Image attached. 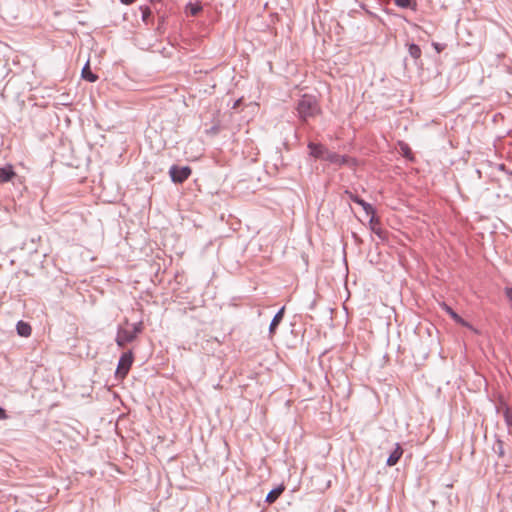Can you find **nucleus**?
<instances>
[{"label":"nucleus","instance_id":"nucleus-23","mask_svg":"<svg viewBox=\"0 0 512 512\" xmlns=\"http://www.w3.org/2000/svg\"><path fill=\"white\" fill-rule=\"evenodd\" d=\"M142 330H143V323L137 322V323L133 324V330L131 332L135 333V337H137V335L140 334L142 332Z\"/></svg>","mask_w":512,"mask_h":512},{"label":"nucleus","instance_id":"nucleus-2","mask_svg":"<svg viewBox=\"0 0 512 512\" xmlns=\"http://www.w3.org/2000/svg\"><path fill=\"white\" fill-rule=\"evenodd\" d=\"M134 361V354L132 350H128L124 352L119 359L117 369L115 371V377L117 379H124L127 374L129 373V370L133 364Z\"/></svg>","mask_w":512,"mask_h":512},{"label":"nucleus","instance_id":"nucleus-17","mask_svg":"<svg viewBox=\"0 0 512 512\" xmlns=\"http://www.w3.org/2000/svg\"><path fill=\"white\" fill-rule=\"evenodd\" d=\"M202 9V5L199 2H189L185 7V12L189 13L191 16H197L202 11Z\"/></svg>","mask_w":512,"mask_h":512},{"label":"nucleus","instance_id":"nucleus-26","mask_svg":"<svg viewBox=\"0 0 512 512\" xmlns=\"http://www.w3.org/2000/svg\"><path fill=\"white\" fill-rule=\"evenodd\" d=\"M6 418H7V414H6L5 409H3L2 407H0V420H2V419H6Z\"/></svg>","mask_w":512,"mask_h":512},{"label":"nucleus","instance_id":"nucleus-28","mask_svg":"<svg viewBox=\"0 0 512 512\" xmlns=\"http://www.w3.org/2000/svg\"><path fill=\"white\" fill-rule=\"evenodd\" d=\"M121 3L125 4V5H130L132 3H134L136 0H120Z\"/></svg>","mask_w":512,"mask_h":512},{"label":"nucleus","instance_id":"nucleus-20","mask_svg":"<svg viewBox=\"0 0 512 512\" xmlns=\"http://www.w3.org/2000/svg\"><path fill=\"white\" fill-rule=\"evenodd\" d=\"M395 4L400 8H410L415 10L416 2L414 0H394Z\"/></svg>","mask_w":512,"mask_h":512},{"label":"nucleus","instance_id":"nucleus-3","mask_svg":"<svg viewBox=\"0 0 512 512\" xmlns=\"http://www.w3.org/2000/svg\"><path fill=\"white\" fill-rule=\"evenodd\" d=\"M192 170L189 166L172 165L169 169V175L172 182L182 184L191 175Z\"/></svg>","mask_w":512,"mask_h":512},{"label":"nucleus","instance_id":"nucleus-24","mask_svg":"<svg viewBox=\"0 0 512 512\" xmlns=\"http://www.w3.org/2000/svg\"><path fill=\"white\" fill-rule=\"evenodd\" d=\"M432 46L437 51V53H440V52H442L445 49V45L444 44H440V43H437V42H433Z\"/></svg>","mask_w":512,"mask_h":512},{"label":"nucleus","instance_id":"nucleus-16","mask_svg":"<svg viewBox=\"0 0 512 512\" xmlns=\"http://www.w3.org/2000/svg\"><path fill=\"white\" fill-rule=\"evenodd\" d=\"M16 330H17L18 335H20L22 337H28L31 335V332H32L31 326L24 321H18V323L16 325Z\"/></svg>","mask_w":512,"mask_h":512},{"label":"nucleus","instance_id":"nucleus-11","mask_svg":"<svg viewBox=\"0 0 512 512\" xmlns=\"http://www.w3.org/2000/svg\"><path fill=\"white\" fill-rule=\"evenodd\" d=\"M16 176L12 165L0 167V183H7Z\"/></svg>","mask_w":512,"mask_h":512},{"label":"nucleus","instance_id":"nucleus-6","mask_svg":"<svg viewBox=\"0 0 512 512\" xmlns=\"http://www.w3.org/2000/svg\"><path fill=\"white\" fill-rule=\"evenodd\" d=\"M371 215V218L369 220V226H370V229L371 231L377 235V237L384 241L387 239V234L388 232L386 230H383L382 228H380V219L378 217L375 216V214H370Z\"/></svg>","mask_w":512,"mask_h":512},{"label":"nucleus","instance_id":"nucleus-13","mask_svg":"<svg viewBox=\"0 0 512 512\" xmlns=\"http://www.w3.org/2000/svg\"><path fill=\"white\" fill-rule=\"evenodd\" d=\"M285 490L284 485H279L276 488L272 489L266 496L265 502L268 504H273L283 493Z\"/></svg>","mask_w":512,"mask_h":512},{"label":"nucleus","instance_id":"nucleus-10","mask_svg":"<svg viewBox=\"0 0 512 512\" xmlns=\"http://www.w3.org/2000/svg\"><path fill=\"white\" fill-rule=\"evenodd\" d=\"M403 455V448L399 443H396L395 449L390 453L386 460V465L392 467L398 463Z\"/></svg>","mask_w":512,"mask_h":512},{"label":"nucleus","instance_id":"nucleus-8","mask_svg":"<svg viewBox=\"0 0 512 512\" xmlns=\"http://www.w3.org/2000/svg\"><path fill=\"white\" fill-rule=\"evenodd\" d=\"M346 193L349 195V198H350L351 201H353L354 203L362 206V208L366 212V214L370 215V214H375L376 213V211L373 208V206L371 204H369L368 202L364 201L358 195H355V194H353V193H351L349 191H346Z\"/></svg>","mask_w":512,"mask_h":512},{"label":"nucleus","instance_id":"nucleus-1","mask_svg":"<svg viewBox=\"0 0 512 512\" xmlns=\"http://www.w3.org/2000/svg\"><path fill=\"white\" fill-rule=\"evenodd\" d=\"M297 116L303 122L307 123L310 119L316 117L321 112V107L315 96L304 94L297 102Z\"/></svg>","mask_w":512,"mask_h":512},{"label":"nucleus","instance_id":"nucleus-9","mask_svg":"<svg viewBox=\"0 0 512 512\" xmlns=\"http://www.w3.org/2000/svg\"><path fill=\"white\" fill-rule=\"evenodd\" d=\"M285 306L281 307L278 312L274 315L270 325H269V335L272 337L284 318Z\"/></svg>","mask_w":512,"mask_h":512},{"label":"nucleus","instance_id":"nucleus-18","mask_svg":"<svg viewBox=\"0 0 512 512\" xmlns=\"http://www.w3.org/2000/svg\"><path fill=\"white\" fill-rule=\"evenodd\" d=\"M399 148H400V153L404 158H406L408 160L414 159L413 152L407 143L400 141Z\"/></svg>","mask_w":512,"mask_h":512},{"label":"nucleus","instance_id":"nucleus-27","mask_svg":"<svg viewBox=\"0 0 512 512\" xmlns=\"http://www.w3.org/2000/svg\"><path fill=\"white\" fill-rule=\"evenodd\" d=\"M352 237L353 239L355 240L356 243H361L362 240L360 239V237L356 234V233H352Z\"/></svg>","mask_w":512,"mask_h":512},{"label":"nucleus","instance_id":"nucleus-12","mask_svg":"<svg viewBox=\"0 0 512 512\" xmlns=\"http://www.w3.org/2000/svg\"><path fill=\"white\" fill-rule=\"evenodd\" d=\"M408 52H409V55L415 60L416 65H422V62H421L422 51H421V48L419 45H417L415 43H411L408 46Z\"/></svg>","mask_w":512,"mask_h":512},{"label":"nucleus","instance_id":"nucleus-30","mask_svg":"<svg viewBox=\"0 0 512 512\" xmlns=\"http://www.w3.org/2000/svg\"><path fill=\"white\" fill-rule=\"evenodd\" d=\"M239 103H240V100H237L234 105H233V108H236L237 106H239Z\"/></svg>","mask_w":512,"mask_h":512},{"label":"nucleus","instance_id":"nucleus-29","mask_svg":"<svg viewBox=\"0 0 512 512\" xmlns=\"http://www.w3.org/2000/svg\"><path fill=\"white\" fill-rule=\"evenodd\" d=\"M498 167H499L500 170H505V165L504 164H499Z\"/></svg>","mask_w":512,"mask_h":512},{"label":"nucleus","instance_id":"nucleus-15","mask_svg":"<svg viewBox=\"0 0 512 512\" xmlns=\"http://www.w3.org/2000/svg\"><path fill=\"white\" fill-rule=\"evenodd\" d=\"M82 78L88 82H95L98 79V76L91 71L89 62H87L82 68L81 72Z\"/></svg>","mask_w":512,"mask_h":512},{"label":"nucleus","instance_id":"nucleus-14","mask_svg":"<svg viewBox=\"0 0 512 512\" xmlns=\"http://www.w3.org/2000/svg\"><path fill=\"white\" fill-rule=\"evenodd\" d=\"M443 309L456 323L466 327L469 326V324L446 303H443Z\"/></svg>","mask_w":512,"mask_h":512},{"label":"nucleus","instance_id":"nucleus-4","mask_svg":"<svg viewBox=\"0 0 512 512\" xmlns=\"http://www.w3.org/2000/svg\"><path fill=\"white\" fill-rule=\"evenodd\" d=\"M326 161H328L331 164L335 165H348V166H355L357 163V160L355 158H352L347 155H339L335 152L330 151L329 154L326 156Z\"/></svg>","mask_w":512,"mask_h":512},{"label":"nucleus","instance_id":"nucleus-22","mask_svg":"<svg viewBox=\"0 0 512 512\" xmlns=\"http://www.w3.org/2000/svg\"><path fill=\"white\" fill-rule=\"evenodd\" d=\"M142 10V19L144 22L147 23L148 18L152 15V12L149 7H141Z\"/></svg>","mask_w":512,"mask_h":512},{"label":"nucleus","instance_id":"nucleus-31","mask_svg":"<svg viewBox=\"0 0 512 512\" xmlns=\"http://www.w3.org/2000/svg\"><path fill=\"white\" fill-rule=\"evenodd\" d=\"M508 434L512 436V430H511V431H509V432H508Z\"/></svg>","mask_w":512,"mask_h":512},{"label":"nucleus","instance_id":"nucleus-21","mask_svg":"<svg viewBox=\"0 0 512 512\" xmlns=\"http://www.w3.org/2000/svg\"><path fill=\"white\" fill-rule=\"evenodd\" d=\"M494 451L498 454L499 457H504L505 451H504V442L500 439H498L494 445Z\"/></svg>","mask_w":512,"mask_h":512},{"label":"nucleus","instance_id":"nucleus-25","mask_svg":"<svg viewBox=\"0 0 512 512\" xmlns=\"http://www.w3.org/2000/svg\"><path fill=\"white\" fill-rule=\"evenodd\" d=\"M505 295L512 302V287H507L505 289Z\"/></svg>","mask_w":512,"mask_h":512},{"label":"nucleus","instance_id":"nucleus-5","mask_svg":"<svg viewBox=\"0 0 512 512\" xmlns=\"http://www.w3.org/2000/svg\"><path fill=\"white\" fill-rule=\"evenodd\" d=\"M136 339L135 333L121 327L117 330L115 342L118 347L124 348L128 343L133 342Z\"/></svg>","mask_w":512,"mask_h":512},{"label":"nucleus","instance_id":"nucleus-19","mask_svg":"<svg viewBox=\"0 0 512 512\" xmlns=\"http://www.w3.org/2000/svg\"><path fill=\"white\" fill-rule=\"evenodd\" d=\"M503 417L507 425L508 432L512 430V411L508 405H504Z\"/></svg>","mask_w":512,"mask_h":512},{"label":"nucleus","instance_id":"nucleus-7","mask_svg":"<svg viewBox=\"0 0 512 512\" xmlns=\"http://www.w3.org/2000/svg\"><path fill=\"white\" fill-rule=\"evenodd\" d=\"M308 148L310 150V155L316 159H321L326 161V156L329 154V150L322 144H316L310 142L308 144Z\"/></svg>","mask_w":512,"mask_h":512}]
</instances>
